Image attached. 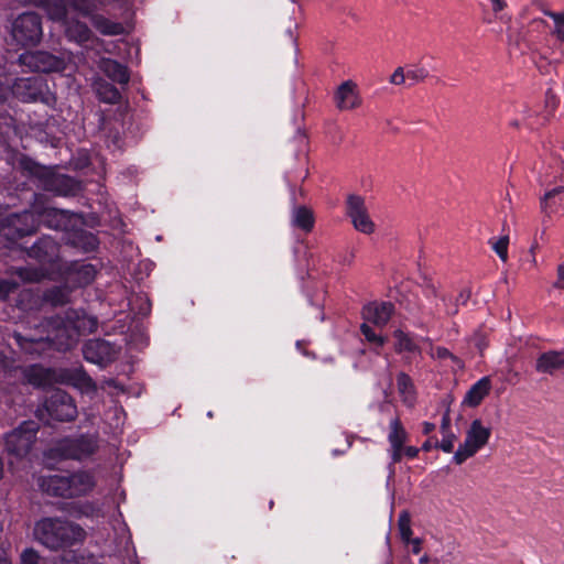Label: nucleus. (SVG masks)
I'll return each mask as SVG.
<instances>
[{
    "label": "nucleus",
    "instance_id": "nucleus-1",
    "mask_svg": "<svg viewBox=\"0 0 564 564\" xmlns=\"http://www.w3.org/2000/svg\"><path fill=\"white\" fill-rule=\"evenodd\" d=\"M97 328V319L84 312L67 311L65 317L56 316L39 326V334H15L18 345L28 354L41 355L48 346L66 350L76 344L78 336L93 333Z\"/></svg>",
    "mask_w": 564,
    "mask_h": 564
},
{
    "label": "nucleus",
    "instance_id": "nucleus-2",
    "mask_svg": "<svg viewBox=\"0 0 564 564\" xmlns=\"http://www.w3.org/2000/svg\"><path fill=\"white\" fill-rule=\"evenodd\" d=\"M112 0H52L46 4V12L50 19L63 22L65 33L69 40L77 43H85L90 39L91 32L88 26L78 21L70 20V13L75 12L83 17H89L99 7L110 3Z\"/></svg>",
    "mask_w": 564,
    "mask_h": 564
},
{
    "label": "nucleus",
    "instance_id": "nucleus-3",
    "mask_svg": "<svg viewBox=\"0 0 564 564\" xmlns=\"http://www.w3.org/2000/svg\"><path fill=\"white\" fill-rule=\"evenodd\" d=\"M66 213L55 208H45L41 213L25 210L22 214H9L7 208L0 207V231L8 230L4 235L10 236L11 230L17 237L32 235L41 223L54 229H64Z\"/></svg>",
    "mask_w": 564,
    "mask_h": 564
},
{
    "label": "nucleus",
    "instance_id": "nucleus-4",
    "mask_svg": "<svg viewBox=\"0 0 564 564\" xmlns=\"http://www.w3.org/2000/svg\"><path fill=\"white\" fill-rule=\"evenodd\" d=\"M35 538L52 550L70 546L85 539V531L78 524L61 518H43L34 528Z\"/></svg>",
    "mask_w": 564,
    "mask_h": 564
},
{
    "label": "nucleus",
    "instance_id": "nucleus-5",
    "mask_svg": "<svg viewBox=\"0 0 564 564\" xmlns=\"http://www.w3.org/2000/svg\"><path fill=\"white\" fill-rule=\"evenodd\" d=\"M39 487L50 496L77 498L89 494L96 480L89 471H77L72 475H50L39 478Z\"/></svg>",
    "mask_w": 564,
    "mask_h": 564
},
{
    "label": "nucleus",
    "instance_id": "nucleus-6",
    "mask_svg": "<svg viewBox=\"0 0 564 564\" xmlns=\"http://www.w3.org/2000/svg\"><path fill=\"white\" fill-rule=\"evenodd\" d=\"M12 93L22 101L42 100L48 102L47 86L41 77L17 79L12 85L7 75L0 74V101Z\"/></svg>",
    "mask_w": 564,
    "mask_h": 564
},
{
    "label": "nucleus",
    "instance_id": "nucleus-7",
    "mask_svg": "<svg viewBox=\"0 0 564 564\" xmlns=\"http://www.w3.org/2000/svg\"><path fill=\"white\" fill-rule=\"evenodd\" d=\"M393 313V305L387 302H372L367 304L362 310L364 324L360 330L365 338L376 347H382L387 343V337L377 334L369 323L377 327H384Z\"/></svg>",
    "mask_w": 564,
    "mask_h": 564
},
{
    "label": "nucleus",
    "instance_id": "nucleus-8",
    "mask_svg": "<svg viewBox=\"0 0 564 564\" xmlns=\"http://www.w3.org/2000/svg\"><path fill=\"white\" fill-rule=\"evenodd\" d=\"M39 424L33 421H25L6 436L7 452L17 458L29 455L36 440Z\"/></svg>",
    "mask_w": 564,
    "mask_h": 564
},
{
    "label": "nucleus",
    "instance_id": "nucleus-9",
    "mask_svg": "<svg viewBox=\"0 0 564 564\" xmlns=\"http://www.w3.org/2000/svg\"><path fill=\"white\" fill-rule=\"evenodd\" d=\"M491 430L482 424L480 420H474L466 431V437L454 454V462L463 464L467 458L474 456L489 441Z\"/></svg>",
    "mask_w": 564,
    "mask_h": 564
},
{
    "label": "nucleus",
    "instance_id": "nucleus-10",
    "mask_svg": "<svg viewBox=\"0 0 564 564\" xmlns=\"http://www.w3.org/2000/svg\"><path fill=\"white\" fill-rule=\"evenodd\" d=\"M96 449L97 441L93 436L65 438L48 451V457L83 459L94 454Z\"/></svg>",
    "mask_w": 564,
    "mask_h": 564
},
{
    "label": "nucleus",
    "instance_id": "nucleus-11",
    "mask_svg": "<svg viewBox=\"0 0 564 564\" xmlns=\"http://www.w3.org/2000/svg\"><path fill=\"white\" fill-rule=\"evenodd\" d=\"M346 214L357 231L364 235H372L376 232L377 226L370 216L366 199L362 196L357 194L347 196Z\"/></svg>",
    "mask_w": 564,
    "mask_h": 564
},
{
    "label": "nucleus",
    "instance_id": "nucleus-12",
    "mask_svg": "<svg viewBox=\"0 0 564 564\" xmlns=\"http://www.w3.org/2000/svg\"><path fill=\"white\" fill-rule=\"evenodd\" d=\"M11 34L20 45H34L42 36V25L35 13H23L12 23Z\"/></svg>",
    "mask_w": 564,
    "mask_h": 564
},
{
    "label": "nucleus",
    "instance_id": "nucleus-13",
    "mask_svg": "<svg viewBox=\"0 0 564 564\" xmlns=\"http://www.w3.org/2000/svg\"><path fill=\"white\" fill-rule=\"evenodd\" d=\"M21 65L32 72H62L66 68L64 58L54 56L47 52H25L19 58Z\"/></svg>",
    "mask_w": 564,
    "mask_h": 564
},
{
    "label": "nucleus",
    "instance_id": "nucleus-14",
    "mask_svg": "<svg viewBox=\"0 0 564 564\" xmlns=\"http://www.w3.org/2000/svg\"><path fill=\"white\" fill-rule=\"evenodd\" d=\"M48 415L57 421H72L77 414L73 399L62 390H55L46 401Z\"/></svg>",
    "mask_w": 564,
    "mask_h": 564
},
{
    "label": "nucleus",
    "instance_id": "nucleus-15",
    "mask_svg": "<svg viewBox=\"0 0 564 564\" xmlns=\"http://www.w3.org/2000/svg\"><path fill=\"white\" fill-rule=\"evenodd\" d=\"M423 294L427 300V305H423V310L429 314L445 311L448 314L456 313V308H449L446 304V295L441 290L440 285L434 282H429L423 288Z\"/></svg>",
    "mask_w": 564,
    "mask_h": 564
},
{
    "label": "nucleus",
    "instance_id": "nucleus-16",
    "mask_svg": "<svg viewBox=\"0 0 564 564\" xmlns=\"http://www.w3.org/2000/svg\"><path fill=\"white\" fill-rule=\"evenodd\" d=\"M335 104L339 110H352L359 107L361 98L357 85L351 80L344 82L335 93Z\"/></svg>",
    "mask_w": 564,
    "mask_h": 564
},
{
    "label": "nucleus",
    "instance_id": "nucleus-17",
    "mask_svg": "<svg viewBox=\"0 0 564 564\" xmlns=\"http://www.w3.org/2000/svg\"><path fill=\"white\" fill-rule=\"evenodd\" d=\"M408 438V433L404 430L399 417H394L390 422V432L388 441L390 444V453L393 463H398L403 457V445Z\"/></svg>",
    "mask_w": 564,
    "mask_h": 564
},
{
    "label": "nucleus",
    "instance_id": "nucleus-18",
    "mask_svg": "<svg viewBox=\"0 0 564 564\" xmlns=\"http://www.w3.org/2000/svg\"><path fill=\"white\" fill-rule=\"evenodd\" d=\"M58 382L73 386L80 390L83 393H91L96 389L91 378L88 377L82 369L58 370Z\"/></svg>",
    "mask_w": 564,
    "mask_h": 564
},
{
    "label": "nucleus",
    "instance_id": "nucleus-19",
    "mask_svg": "<svg viewBox=\"0 0 564 564\" xmlns=\"http://www.w3.org/2000/svg\"><path fill=\"white\" fill-rule=\"evenodd\" d=\"M25 380L35 387H46L58 382V370H51L41 366H31L24 370Z\"/></svg>",
    "mask_w": 564,
    "mask_h": 564
},
{
    "label": "nucleus",
    "instance_id": "nucleus-20",
    "mask_svg": "<svg viewBox=\"0 0 564 564\" xmlns=\"http://www.w3.org/2000/svg\"><path fill=\"white\" fill-rule=\"evenodd\" d=\"M535 369L541 373L553 375L564 369V351H546L542 354L535 364Z\"/></svg>",
    "mask_w": 564,
    "mask_h": 564
},
{
    "label": "nucleus",
    "instance_id": "nucleus-21",
    "mask_svg": "<svg viewBox=\"0 0 564 564\" xmlns=\"http://www.w3.org/2000/svg\"><path fill=\"white\" fill-rule=\"evenodd\" d=\"M541 206L549 215L564 216V187H556L545 193Z\"/></svg>",
    "mask_w": 564,
    "mask_h": 564
},
{
    "label": "nucleus",
    "instance_id": "nucleus-22",
    "mask_svg": "<svg viewBox=\"0 0 564 564\" xmlns=\"http://www.w3.org/2000/svg\"><path fill=\"white\" fill-rule=\"evenodd\" d=\"M491 389V380L489 377H482L466 392L464 403L469 406H477L489 393Z\"/></svg>",
    "mask_w": 564,
    "mask_h": 564
},
{
    "label": "nucleus",
    "instance_id": "nucleus-23",
    "mask_svg": "<svg viewBox=\"0 0 564 564\" xmlns=\"http://www.w3.org/2000/svg\"><path fill=\"white\" fill-rule=\"evenodd\" d=\"M100 69L106 74V76L118 84H127L129 82L127 68L113 59H102L100 62Z\"/></svg>",
    "mask_w": 564,
    "mask_h": 564
},
{
    "label": "nucleus",
    "instance_id": "nucleus-24",
    "mask_svg": "<svg viewBox=\"0 0 564 564\" xmlns=\"http://www.w3.org/2000/svg\"><path fill=\"white\" fill-rule=\"evenodd\" d=\"M108 344L101 340H91L84 346V356L86 360L94 364L102 362L108 356Z\"/></svg>",
    "mask_w": 564,
    "mask_h": 564
},
{
    "label": "nucleus",
    "instance_id": "nucleus-25",
    "mask_svg": "<svg viewBox=\"0 0 564 564\" xmlns=\"http://www.w3.org/2000/svg\"><path fill=\"white\" fill-rule=\"evenodd\" d=\"M292 224L304 231H311L314 227V216L311 209L297 206L292 212Z\"/></svg>",
    "mask_w": 564,
    "mask_h": 564
},
{
    "label": "nucleus",
    "instance_id": "nucleus-26",
    "mask_svg": "<svg viewBox=\"0 0 564 564\" xmlns=\"http://www.w3.org/2000/svg\"><path fill=\"white\" fill-rule=\"evenodd\" d=\"M91 22L94 26L105 35H118L123 32L120 23L111 22L102 15L91 13Z\"/></svg>",
    "mask_w": 564,
    "mask_h": 564
},
{
    "label": "nucleus",
    "instance_id": "nucleus-27",
    "mask_svg": "<svg viewBox=\"0 0 564 564\" xmlns=\"http://www.w3.org/2000/svg\"><path fill=\"white\" fill-rule=\"evenodd\" d=\"M397 381H398V390H399V393H400L403 402L406 405L412 406L415 401V391H414V387H413L411 379L409 378V376L401 372L398 376Z\"/></svg>",
    "mask_w": 564,
    "mask_h": 564
},
{
    "label": "nucleus",
    "instance_id": "nucleus-28",
    "mask_svg": "<svg viewBox=\"0 0 564 564\" xmlns=\"http://www.w3.org/2000/svg\"><path fill=\"white\" fill-rule=\"evenodd\" d=\"M394 338H395V350L398 352H415L417 351L419 347L414 339L406 333H404L401 329H398L394 332Z\"/></svg>",
    "mask_w": 564,
    "mask_h": 564
},
{
    "label": "nucleus",
    "instance_id": "nucleus-29",
    "mask_svg": "<svg viewBox=\"0 0 564 564\" xmlns=\"http://www.w3.org/2000/svg\"><path fill=\"white\" fill-rule=\"evenodd\" d=\"M44 300L53 306L66 304L70 301L69 290L66 286L52 289L45 294Z\"/></svg>",
    "mask_w": 564,
    "mask_h": 564
},
{
    "label": "nucleus",
    "instance_id": "nucleus-30",
    "mask_svg": "<svg viewBox=\"0 0 564 564\" xmlns=\"http://www.w3.org/2000/svg\"><path fill=\"white\" fill-rule=\"evenodd\" d=\"M542 11L554 22L552 34L556 37L557 41L564 43V12H552L545 9H542Z\"/></svg>",
    "mask_w": 564,
    "mask_h": 564
},
{
    "label": "nucleus",
    "instance_id": "nucleus-31",
    "mask_svg": "<svg viewBox=\"0 0 564 564\" xmlns=\"http://www.w3.org/2000/svg\"><path fill=\"white\" fill-rule=\"evenodd\" d=\"M489 245L491 246L492 250L497 253L499 259L502 262L508 261V246H509V236L503 235L498 238H491L489 240Z\"/></svg>",
    "mask_w": 564,
    "mask_h": 564
},
{
    "label": "nucleus",
    "instance_id": "nucleus-32",
    "mask_svg": "<svg viewBox=\"0 0 564 564\" xmlns=\"http://www.w3.org/2000/svg\"><path fill=\"white\" fill-rule=\"evenodd\" d=\"M97 93L101 100L108 104H115L120 99V94L117 88L111 85H99Z\"/></svg>",
    "mask_w": 564,
    "mask_h": 564
},
{
    "label": "nucleus",
    "instance_id": "nucleus-33",
    "mask_svg": "<svg viewBox=\"0 0 564 564\" xmlns=\"http://www.w3.org/2000/svg\"><path fill=\"white\" fill-rule=\"evenodd\" d=\"M398 527H399V532H400L401 539L405 543H410L412 530H411V520L406 512H402L400 514L399 520H398Z\"/></svg>",
    "mask_w": 564,
    "mask_h": 564
},
{
    "label": "nucleus",
    "instance_id": "nucleus-34",
    "mask_svg": "<svg viewBox=\"0 0 564 564\" xmlns=\"http://www.w3.org/2000/svg\"><path fill=\"white\" fill-rule=\"evenodd\" d=\"M429 76V72L425 67L423 66H419V65H414V66H411L408 70H406V77L408 79H410L413 84L415 83H420V82H423L425 78H427Z\"/></svg>",
    "mask_w": 564,
    "mask_h": 564
},
{
    "label": "nucleus",
    "instance_id": "nucleus-35",
    "mask_svg": "<svg viewBox=\"0 0 564 564\" xmlns=\"http://www.w3.org/2000/svg\"><path fill=\"white\" fill-rule=\"evenodd\" d=\"M77 281L79 284H88L94 280L95 276V270L93 265L89 264H83L79 267L77 272Z\"/></svg>",
    "mask_w": 564,
    "mask_h": 564
},
{
    "label": "nucleus",
    "instance_id": "nucleus-36",
    "mask_svg": "<svg viewBox=\"0 0 564 564\" xmlns=\"http://www.w3.org/2000/svg\"><path fill=\"white\" fill-rule=\"evenodd\" d=\"M17 274L22 281L25 282H36L42 278V274L39 271L28 268L17 270Z\"/></svg>",
    "mask_w": 564,
    "mask_h": 564
},
{
    "label": "nucleus",
    "instance_id": "nucleus-37",
    "mask_svg": "<svg viewBox=\"0 0 564 564\" xmlns=\"http://www.w3.org/2000/svg\"><path fill=\"white\" fill-rule=\"evenodd\" d=\"M18 286H19V284L12 279L1 280L0 281V299L4 300L10 293L15 291Z\"/></svg>",
    "mask_w": 564,
    "mask_h": 564
},
{
    "label": "nucleus",
    "instance_id": "nucleus-38",
    "mask_svg": "<svg viewBox=\"0 0 564 564\" xmlns=\"http://www.w3.org/2000/svg\"><path fill=\"white\" fill-rule=\"evenodd\" d=\"M443 434H444V436H443L441 443L437 444L436 446L440 447L445 453H452L454 449V444H455L456 437L452 432L443 433Z\"/></svg>",
    "mask_w": 564,
    "mask_h": 564
},
{
    "label": "nucleus",
    "instance_id": "nucleus-39",
    "mask_svg": "<svg viewBox=\"0 0 564 564\" xmlns=\"http://www.w3.org/2000/svg\"><path fill=\"white\" fill-rule=\"evenodd\" d=\"M406 78H408L406 73L404 72L403 67H398V68H395L393 74L390 76L389 82L392 85H403L405 83Z\"/></svg>",
    "mask_w": 564,
    "mask_h": 564
},
{
    "label": "nucleus",
    "instance_id": "nucleus-40",
    "mask_svg": "<svg viewBox=\"0 0 564 564\" xmlns=\"http://www.w3.org/2000/svg\"><path fill=\"white\" fill-rule=\"evenodd\" d=\"M37 561L39 555L32 549L24 550L21 554V564H37Z\"/></svg>",
    "mask_w": 564,
    "mask_h": 564
},
{
    "label": "nucleus",
    "instance_id": "nucleus-41",
    "mask_svg": "<svg viewBox=\"0 0 564 564\" xmlns=\"http://www.w3.org/2000/svg\"><path fill=\"white\" fill-rule=\"evenodd\" d=\"M432 356L441 358V359H445L447 357H451L453 360H455L458 364L459 368L463 367V365L459 362V360L456 359L446 348L437 347L435 349H432Z\"/></svg>",
    "mask_w": 564,
    "mask_h": 564
},
{
    "label": "nucleus",
    "instance_id": "nucleus-42",
    "mask_svg": "<svg viewBox=\"0 0 564 564\" xmlns=\"http://www.w3.org/2000/svg\"><path fill=\"white\" fill-rule=\"evenodd\" d=\"M554 286L557 289H564V262L557 267V279Z\"/></svg>",
    "mask_w": 564,
    "mask_h": 564
},
{
    "label": "nucleus",
    "instance_id": "nucleus-43",
    "mask_svg": "<svg viewBox=\"0 0 564 564\" xmlns=\"http://www.w3.org/2000/svg\"><path fill=\"white\" fill-rule=\"evenodd\" d=\"M420 449L415 446H403V456L414 458L417 456Z\"/></svg>",
    "mask_w": 564,
    "mask_h": 564
},
{
    "label": "nucleus",
    "instance_id": "nucleus-44",
    "mask_svg": "<svg viewBox=\"0 0 564 564\" xmlns=\"http://www.w3.org/2000/svg\"><path fill=\"white\" fill-rule=\"evenodd\" d=\"M490 2H491L492 11L496 13L502 11L507 6L505 0H490Z\"/></svg>",
    "mask_w": 564,
    "mask_h": 564
},
{
    "label": "nucleus",
    "instance_id": "nucleus-45",
    "mask_svg": "<svg viewBox=\"0 0 564 564\" xmlns=\"http://www.w3.org/2000/svg\"><path fill=\"white\" fill-rule=\"evenodd\" d=\"M17 1L20 3H31V4H35V6H43L44 8H46L47 3L52 2V0H17Z\"/></svg>",
    "mask_w": 564,
    "mask_h": 564
},
{
    "label": "nucleus",
    "instance_id": "nucleus-46",
    "mask_svg": "<svg viewBox=\"0 0 564 564\" xmlns=\"http://www.w3.org/2000/svg\"><path fill=\"white\" fill-rule=\"evenodd\" d=\"M474 340L479 350H482L487 346V341L482 335H477Z\"/></svg>",
    "mask_w": 564,
    "mask_h": 564
},
{
    "label": "nucleus",
    "instance_id": "nucleus-47",
    "mask_svg": "<svg viewBox=\"0 0 564 564\" xmlns=\"http://www.w3.org/2000/svg\"><path fill=\"white\" fill-rule=\"evenodd\" d=\"M412 545V552L417 554L421 551V540L420 539H411L410 543Z\"/></svg>",
    "mask_w": 564,
    "mask_h": 564
},
{
    "label": "nucleus",
    "instance_id": "nucleus-48",
    "mask_svg": "<svg viewBox=\"0 0 564 564\" xmlns=\"http://www.w3.org/2000/svg\"><path fill=\"white\" fill-rule=\"evenodd\" d=\"M441 430L443 433H449V417L445 415L442 420Z\"/></svg>",
    "mask_w": 564,
    "mask_h": 564
},
{
    "label": "nucleus",
    "instance_id": "nucleus-49",
    "mask_svg": "<svg viewBox=\"0 0 564 564\" xmlns=\"http://www.w3.org/2000/svg\"><path fill=\"white\" fill-rule=\"evenodd\" d=\"M91 511H93V507L90 505H84V506H82L79 513L83 516H89L91 513Z\"/></svg>",
    "mask_w": 564,
    "mask_h": 564
},
{
    "label": "nucleus",
    "instance_id": "nucleus-50",
    "mask_svg": "<svg viewBox=\"0 0 564 564\" xmlns=\"http://www.w3.org/2000/svg\"><path fill=\"white\" fill-rule=\"evenodd\" d=\"M0 564H11L7 553L0 550Z\"/></svg>",
    "mask_w": 564,
    "mask_h": 564
},
{
    "label": "nucleus",
    "instance_id": "nucleus-51",
    "mask_svg": "<svg viewBox=\"0 0 564 564\" xmlns=\"http://www.w3.org/2000/svg\"><path fill=\"white\" fill-rule=\"evenodd\" d=\"M434 427H435L434 424L425 422L423 424V433L424 434H429V433H431L434 430Z\"/></svg>",
    "mask_w": 564,
    "mask_h": 564
},
{
    "label": "nucleus",
    "instance_id": "nucleus-52",
    "mask_svg": "<svg viewBox=\"0 0 564 564\" xmlns=\"http://www.w3.org/2000/svg\"><path fill=\"white\" fill-rule=\"evenodd\" d=\"M429 562H430V557L426 554L421 556V558L419 560L420 564H427Z\"/></svg>",
    "mask_w": 564,
    "mask_h": 564
},
{
    "label": "nucleus",
    "instance_id": "nucleus-53",
    "mask_svg": "<svg viewBox=\"0 0 564 564\" xmlns=\"http://www.w3.org/2000/svg\"><path fill=\"white\" fill-rule=\"evenodd\" d=\"M432 448V444L430 441H426L423 445H422V449L427 452Z\"/></svg>",
    "mask_w": 564,
    "mask_h": 564
},
{
    "label": "nucleus",
    "instance_id": "nucleus-54",
    "mask_svg": "<svg viewBox=\"0 0 564 564\" xmlns=\"http://www.w3.org/2000/svg\"><path fill=\"white\" fill-rule=\"evenodd\" d=\"M459 297H460V300H463V301L465 302V301L467 300V297H468V294H464V293H462V294L459 295Z\"/></svg>",
    "mask_w": 564,
    "mask_h": 564
}]
</instances>
